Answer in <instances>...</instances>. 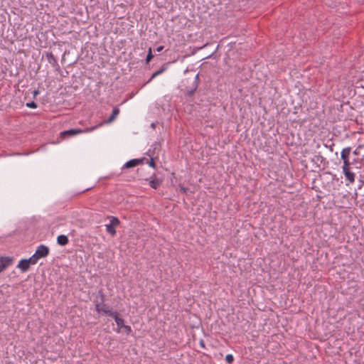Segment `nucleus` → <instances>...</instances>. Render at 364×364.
I'll return each mask as SVG.
<instances>
[{
	"instance_id": "nucleus-16",
	"label": "nucleus",
	"mask_w": 364,
	"mask_h": 364,
	"mask_svg": "<svg viewBox=\"0 0 364 364\" xmlns=\"http://www.w3.org/2000/svg\"><path fill=\"white\" fill-rule=\"evenodd\" d=\"M39 259L38 257H36V254L34 253L29 259H27L30 264H35Z\"/></svg>"
},
{
	"instance_id": "nucleus-1",
	"label": "nucleus",
	"mask_w": 364,
	"mask_h": 364,
	"mask_svg": "<svg viewBox=\"0 0 364 364\" xmlns=\"http://www.w3.org/2000/svg\"><path fill=\"white\" fill-rule=\"evenodd\" d=\"M108 218L109 219L110 222L109 224L105 225L106 230L110 235L114 237L117 233L115 228L120 224V221L118 218L114 216H109Z\"/></svg>"
},
{
	"instance_id": "nucleus-2",
	"label": "nucleus",
	"mask_w": 364,
	"mask_h": 364,
	"mask_svg": "<svg viewBox=\"0 0 364 364\" xmlns=\"http://www.w3.org/2000/svg\"><path fill=\"white\" fill-rule=\"evenodd\" d=\"M102 124V123H100L98 125L86 129L85 132H92V131L95 130L96 128L100 127ZM84 131L80 129H68V130L61 132L60 134L63 137H69V136H72L76 135L77 134L82 133Z\"/></svg>"
},
{
	"instance_id": "nucleus-4",
	"label": "nucleus",
	"mask_w": 364,
	"mask_h": 364,
	"mask_svg": "<svg viewBox=\"0 0 364 364\" xmlns=\"http://www.w3.org/2000/svg\"><path fill=\"white\" fill-rule=\"evenodd\" d=\"M199 82H200L199 75L197 74L195 76V78L192 83L191 87H190V88L186 89V95L188 97H191L194 94V92L196 91L197 88L198 87Z\"/></svg>"
},
{
	"instance_id": "nucleus-18",
	"label": "nucleus",
	"mask_w": 364,
	"mask_h": 364,
	"mask_svg": "<svg viewBox=\"0 0 364 364\" xmlns=\"http://www.w3.org/2000/svg\"><path fill=\"white\" fill-rule=\"evenodd\" d=\"M334 142L332 140H329L327 141L326 144H324V146L329 149L330 151H333V147H334Z\"/></svg>"
},
{
	"instance_id": "nucleus-29",
	"label": "nucleus",
	"mask_w": 364,
	"mask_h": 364,
	"mask_svg": "<svg viewBox=\"0 0 364 364\" xmlns=\"http://www.w3.org/2000/svg\"><path fill=\"white\" fill-rule=\"evenodd\" d=\"M353 154H354V155H358V149H355V150L353 151Z\"/></svg>"
},
{
	"instance_id": "nucleus-20",
	"label": "nucleus",
	"mask_w": 364,
	"mask_h": 364,
	"mask_svg": "<svg viewBox=\"0 0 364 364\" xmlns=\"http://www.w3.org/2000/svg\"><path fill=\"white\" fill-rule=\"evenodd\" d=\"M153 58H154V55L152 54L151 48H149V51H148V54H147L146 58V63L148 64L151 60V59Z\"/></svg>"
},
{
	"instance_id": "nucleus-17",
	"label": "nucleus",
	"mask_w": 364,
	"mask_h": 364,
	"mask_svg": "<svg viewBox=\"0 0 364 364\" xmlns=\"http://www.w3.org/2000/svg\"><path fill=\"white\" fill-rule=\"evenodd\" d=\"M164 70H165V68H161L159 70H157L155 73H154L151 75V76L150 79L149 80L148 82H150L151 80H152V79H154V77H156L159 75L161 74Z\"/></svg>"
},
{
	"instance_id": "nucleus-25",
	"label": "nucleus",
	"mask_w": 364,
	"mask_h": 364,
	"mask_svg": "<svg viewBox=\"0 0 364 364\" xmlns=\"http://www.w3.org/2000/svg\"><path fill=\"white\" fill-rule=\"evenodd\" d=\"M149 165L152 168H156V165L153 158H151Z\"/></svg>"
},
{
	"instance_id": "nucleus-22",
	"label": "nucleus",
	"mask_w": 364,
	"mask_h": 364,
	"mask_svg": "<svg viewBox=\"0 0 364 364\" xmlns=\"http://www.w3.org/2000/svg\"><path fill=\"white\" fill-rule=\"evenodd\" d=\"M225 360L228 363H232L234 361V357L232 354H228L225 357Z\"/></svg>"
},
{
	"instance_id": "nucleus-8",
	"label": "nucleus",
	"mask_w": 364,
	"mask_h": 364,
	"mask_svg": "<svg viewBox=\"0 0 364 364\" xmlns=\"http://www.w3.org/2000/svg\"><path fill=\"white\" fill-rule=\"evenodd\" d=\"M12 263V259L8 257H0V273L5 270Z\"/></svg>"
},
{
	"instance_id": "nucleus-28",
	"label": "nucleus",
	"mask_w": 364,
	"mask_h": 364,
	"mask_svg": "<svg viewBox=\"0 0 364 364\" xmlns=\"http://www.w3.org/2000/svg\"><path fill=\"white\" fill-rule=\"evenodd\" d=\"M164 47L163 46H159V47H157V48H156V50L157 52H161V51H162V50H163V49H164Z\"/></svg>"
},
{
	"instance_id": "nucleus-21",
	"label": "nucleus",
	"mask_w": 364,
	"mask_h": 364,
	"mask_svg": "<svg viewBox=\"0 0 364 364\" xmlns=\"http://www.w3.org/2000/svg\"><path fill=\"white\" fill-rule=\"evenodd\" d=\"M343 161V170L350 169V165L352 164V163L350 161V159H347V160H345Z\"/></svg>"
},
{
	"instance_id": "nucleus-23",
	"label": "nucleus",
	"mask_w": 364,
	"mask_h": 364,
	"mask_svg": "<svg viewBox=\"0 0 364 364\" xmlns=\"http://www.w3.org/2000/svg\"><path fill=\"white\" fill-rule=\"evenodd\" d=\"M95 309L97 312L103 311V310H105V309L100 308V304H102V303L99 302L97 300H95Z\"/></svg>"
},
{
	"instance_id": "nucleus-9",
	"label": "nucleus",
	"mask_w": 364,
	"mask_h": 364,
	"mask_svg": "<svg viewBox=\"0 0 364 364\" xmlns=\"http://www.w3.org/2000/svg\"><path fill=\"white\" fill-rule=\"evenodd\" d=\"M46 58L50 64H51L54 68H55L56 70H60V65L58 63V60L51 52L46 53Z\"/></svg>"
},
{
	"instance_id": "nucleus-19",
	"label": "nucleus",
	"mask_w": 364,
	"mask_h": 364,
	"mask_svg": "<svg viewBox=\"0 0 364 364\" xmlns=\"http://www.w3.org/2000/svg\"><path fill=\"white\" fill-rule=\"evenodd\" d=\"M97 296L100 298V303H104L105 302V295L102 289H100V290L98 291Z\"/></svg>"
},
{
	"instance_id": "nucleus-13",
	"label": "nucleus",
	"mask_w": 364,
	"mask_h": 364,
	"mask_svg": "<svg viewBox=\"0 0 364 364\" xmlns=\"http://www.w3.org/2000/svg\"><path fill=\"white\" fill-rule=\"evenodd\" d=\"M57 242L59 245L65 246L68 244V237L65 235H60L57 237Z\"/></svg>"
},
{
	"instance_id": "nucleus-10",
	"label": "nucleus",
	"mask_w": 364,
	"mask_h": 364,
	"mask_svg": "<svg viewBox=\"0 0 364 364\" xmlns=\"http://www.w3.org/2000/svg\"><path fill=\"white\" fill-rule=\"evenodd\" d=\"M17 267L21 270L22 272H26L29 269L30 264L27 259H23L18 262Z\"/></svg>"
},
{
	"instance_id": "nucleus-12",
	"label": "nucleus",
	"mask_w": 364,
	"mask_h": 364,
	"mask_svg": "<svg viewBox=\"0 0 364 364\" xmlns=\"http://www.w3.org/2000/svg\"><path fill=\"white\" fill-rule=\"evenodd\" d=\"M119 113V109L117 107H114L112 109V113L111 116L105 122V123H111L113 122L117 117Z\"/></svg>"
},
{
	"instance_id": "nucleus-26",
	"label": "nucleus",
	"mask_w": 364,
	"mask_h": 364,
	"mask_svg": "<svg viewBox=\"0 0 364 364\" xmlns=\"http://www.w3.org/2000/svg\"><path fill=\"white\" fill-rule=\"evenodd\" d=\"M199 344L200 346L203 348H205V341L201 339L200 341H199Z\"/></svg>"
},
{
	"instance_id": "nucleus-7",
	"label": "nucleus",
	"mask_w": 364,
	"mask_h": 364,
	"mask_svg": "<svg viewBox=\"0 0 364 364\" xmlns=\"http://www.w3.org/2000/svg\"><path fill=\"white\" fill-rule=\"evenodd\" d=\"M144 159H134L126 162L122 168H130L143 164Z\"/></svg>"
},
{
	"instance_id": "nucleus-3",
	"label": "nucleus",
	"mask_w": 364,
	"mask_h": 364,
	"mask_svg": "<svg viewBox=\"0 0 364 364\" xmlns=\"http://www.w3.org/2000/svg\"><path fill=\"white\" fill-rule=\"evenodd\" d=\"M116 323L117 326V333L122 332V333H124L126 335H129L132 333V330L131 326L124 324V318H122L121 319L117 318Z\"/></svg>"
},
{
	"instance_id": "nucleus-27",
	"label": "nucleus",
	"mask_w": 364,
	"mask_h": 364,
	"mask_svg": "<svg viewBox=\"0 0 364 364\" xmlns=\"http://www.w3.org/2000/svg\"><path fill=\"white\" fill-rule=\"evenodd\" d=\"M39 94V90H33V97L35 98Z\"/></svg>"
},
{
	"instance_id": "nucleus-6",
	"label": "nucleus",
	"mask_w": 364,
	"mask_h": 364,
	"mask_svg": "<svg viewBox=\"0 0 364 364\" xmlns=\"http://www.w3.org/2000/svg\"><path fill=\"white\" fill-rule=\"evenodd\" d=\"M149 180V186L154 189H157L162 184L163 180L156 177V174H153Z\"/></svg>"
},
{
	"instance_id": "nucleus-24",
	"label": "nucleus",
	"mask_w": 364,
	"mask_h": 364,
	"mask_svg": "<svg viewBox=\"0 0 364 364\" xmlns=\"http://www.w3.org/2000/svg\"><path fill=\"white\" fill-rule=\"evenodd\" d=\"M26 105L27 107L32 108V109H36L38 107L37 103H36L33 101L27 102Z\"/></svg>"
},
{
	"instance_id": "nucleus-14",
	"label": "nucleus",
	"mask_w": 364,
	"mask_h": 364,
	"mask_svg": "<svg viewBox=\"0 0 364 364\" xmlns=\"http://www.w3.org/2000/svg\"><path fill=\"white\" fill-rule=\"evenodd\" d=\"M343 172L348 181L350 183H353L355 181V174L350 171V169L343 170Z\"/></svg>"
},
{
	"instance_id": "nucleus-5",
	"label": "nucleus",
	"mask_w": 364,
	"mask_h": 364,
	"mask_svg": "<svg viewBox=\"0 0 364 364\" xmlns=\"http://www.w3.org/2000/svg\"><path fill=\"white\" fill-rule=\"evenodd\" d=\"M35 253L36 254V257H38L39 259L44 258L49 255L50 250L48 247L41 245L37 247Z\"/></svg>"
},
{
	"instance_id": "nucleus-15",
	"label": "nucleus",
	"mask_w": 364,
	"mask_h": 364,
	"mask_svg": "<svg viewBox=\"0 0 364 364\" xmlns=\"http://www.w3.org/2000/svg\"><path fill=\"white\" fill-rule=\"evenodd\" d=\"M103 312L108 315L109 316L112 317L114 321H116V319H121L122 318L119 316V314L117 311H112L110 310H103Z\"/></svg>"
},
{
	"instance_id": "nucleus-11",
	"label": "nucleus",
	"mask_w": 364,
	"mask_h": 364,
	"mask_svg": "<svg viewBox=\"0 0 364 364\" xmlns=\"http://www.w3.org/2000/svg\"><path fill=\"white\" fill-rule=\"evenodd\" d=\"M351 150H352V149L350 146L343 149V150L341 151V157L343 161L350 159L349 158H350V154L351 153Z\"/></svg>"
}]
</instances>
